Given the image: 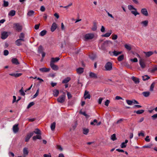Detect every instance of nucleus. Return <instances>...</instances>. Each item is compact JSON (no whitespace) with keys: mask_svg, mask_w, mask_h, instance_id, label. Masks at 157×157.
Here are the masks:
<instances>
[{"mask_svg":"<svg viewBox=\"0 0 157 157\" xmlns=\"http://www.w3.org/2000/svg\"><path fill=\"white\" fill-rule=\"evenodd\" d=\"M128 9L130 10H133L131 11V13L132 14L134 15L135 16H136L137 15H139L140 13L137 11V9L134 8V6L131 5H129L128 6Z\"/></svg>","mask_w":157,"mask_h":157,"instance_id":"obj_1","label":"nucleus"},{"mask_svg":"<svg viewBox=\"0 0 157 157\" xmlns=\"http://www.w3.org/2000/svg\"><path fill=\"white\" fill-rule=\"evenodd\" d=\"M94 35L93 33H88L86 34L84 36V38L86 40H91L93 39Z\"/></svg>","mask_w":157,"mask_h":157,"instance_id":"obj_2","label":"nucleus"},{"mask_svg":"<svg viewBox=\"0 0 157 157\" xmlns=\"http://www.w3.org/2000/svg\"><path fill=\"white\" fill-rule=\"evenodd\" d=\"M105 69L107 71H110L112 70V63L110 62H108L105 66Z\"/></svg>","mask_w":157,"mask_h":157,"instance_id":"obj_3","label":"nucleus"},{"mask_svg":"<svg viewBox=\"0 0 157 157\" xmlns=\"http://www.w3.org/2000/svg\"><path fill=\"white\" fill-rule=\"evenodd\" d=\"M13 28L15 30L18 31H21L22 29V26L19 23L13 24Z\"/></svg>","mask_w":157,"mask_h":157,"instance_id":"obj_4","label":"nucleus"},{"mask_svg":"<svg viewBox=\"0 0 157 157\" xmlns=\"http://www.w3.org/2000/svg\"><path fill=\"white\" fill-rule=\"evenodd\" d=\"M23 154L22 156H19V157H26L28 155L29 151L27 147H25L23 149Z\"/></svg>","mask_w":157,"mask_h":157,"instance_id":"obj_5","label":"nucleus"},{"mask_svg":"<svg viewBox=\"0 0 157 157\" xmlns=\"http://www.w3.org/2000/svg\"><path fill=\"white\" fill-rule=\"evenodd\" d=\"M126 102L129 105H132L133 104H139V103L138 101L135 100H126Z\"/></svg>","mask_w":157,"mask_h":157,"instance_id":"obj_6","label":"nucleus"},{"mask_svg":"<svg viewBox=\"0 0 157 157\" xmlns=\"http://www.w3.org/2000/svg\"><path fill=\"white\" fill-rule=\"evenodd\" d=\"M66 96L63 94L60 96L57 99V101L60 103L63 102L65 99Z\"/></svg>","mask_w":157,"mask_h":157,"instance_id":"obj_7","label":"nucleus"},{"mask_svg":"<svg viewBox=\"0 0 157 157\" xmlns=\"http://www.w3.org/2000/svg\"><path fill=\"white\" fill-rule=\"evenodd\" d=\"M141 13L147 17L148 16V13L147 9L145 8H143L141 10Z\"/></svg>","mask_w":157,"mask_h":157,"instance_id":"obj_8","label":"nucleus"},{"mask_svg":"<svg viewBox=\"0 0 157 157\" xmlns=\"http://www.w3.org/2000/svg\"><path fill=\"white\" fill-rule=\"evenodd\" d=\"M34 132H31L28 134L25 137V142H28L30 138L33 135Z\"/></svg>","mask_w":157,"mask_h":157,"instance_id":"obj_9","label":"nucleus"},{"mask_svg":"<svg viewBox=\"0 0 157 157\" xmlns=\"http://www.w3.org/2000/svg\"><path fill=\"white\" fill-rule=\"evenodd\" d=\"M19 129L18 124H15L13 126V130L14 133H17L18 132Z\"/></svg>","mask_w":157,"mask_h":157,"instance_id":"obj_10","label":"nucleus"},{"mask_svg":"<svg viewBox=\"0 0 157 157\" xmlns=\"http://www.w3.org/2000/svg\"><path fill=\"white\" fill-rule=\"evenodd\" d=\"M8 36V33L6 32H4L1 34V38L2 39L4 40L6 39Z\"/></svg>","mask_w":157,"mask_h":157,"instance_id":"obj_11","label":"nucleus"},{"mask_svg":"<svg viewBox=\"0 0 157 157\" xmlns=\"http://www.w3.org/2000/svg\"><path fill=\"white\" fill-rule=\"evenodd\" d=\"M84 97L85 99H90V95L89 94V92L86 90L85 92Z\"/></svg>","mask_w":157,"mask_h":157,"instance_id":"obj_12","label":"nucleus"},{"mask_svg":"<svg viewBox=\"0 0 157 157\" xmlns=\"http://www.w3.org/2000/svg\"><path fill=\"white\" fill-rule=\"evenodd\" d=\"M50 66L54 70L56 71L58 69V66L54 64V63H50Z\"/></svg>","mask_w":157,"mask_h":157,"instance_id":"obj_13","label":"nucleus"},{"mask_svg":"<svg viewBox=\"0 0 157 157\" xmlns=\"http://www.w3.org/2000/svg\"><path fill=\"white\" fill-rule=\"evenodd\" d=\"M57 27V24L55 22H54L52 24L51 28V30L52 32H54L56 29Z\"/></svg>","mask_w":157,"mask_h":157,"instance_id":"obj_14","label":"nucleus"},{"mask_svg":"<svg viewBox=\"0 0 157 157\" xmlns=\"http://www.w3.org/2000/svg\"><path fill=\"white\" fill-rule=\"evenodd\" d=\"M139 63L141 66V67L143 68H144L145 67L146 65L144 63V62L142 59H140L139 60Z\"/></svg>","mask_w":157,"mask_h":157,"instance_id":"obj_15","label":"nucleus"},{"mask_svg":"<svg viewBox=\"0 0 157 157\" xmlns=\"http://www.w3.org/2000/svg\"><path fill=\"white\" fill-rule=\"evenodd\" d=\"M50 69L49 68H46V67H43L40 68L39 69L40 71L42 72H48L49 71Z\"/></svg>","mask_w":157,"mask_h":157,"instance_id":"obj_16","label":"nucleus"},{"mask_svg":"<svg viewBox=\"0 0 157 157\" xmlns=\"http://www.w3.org/2000/svg\"><path fill=\"white\" fill-rule=\"evenodd\" d=\"M143 53L145 54L146 57H149L153 55L154 53L152 51H149L148 52H144Z\"/></svg>","mask_w":157,"mask_h":157,"instance_id":"obj_17","label":"nucleus"},{"mask_svg":"<svg viewBox=\"0 0 157 157\" xmlns=\"http://www.w3.org/2000/svg\"><path fill=\"white\" fill-rule=\"evenodd\" d=\"M59 59L60 58L59 57L52 58L51 59L50 63H54L57 62Z\"/></svg>","mask_w":157,"mask_h":157,"instance_id":"obj_18","label":"nucleus"},{"mask_svg":"<svg viewBox=\"0 0 157 157\" xmlns=\"http://www.w3.org/2000/svg\"><path fill=\"white\" fill-rule=\"evenodd\" d=\"M128 140H126L124 142H122L120 145L121 147V148L126 147L127 146V144L128 142Z\"/></svg>","mask_w":157,"mask_h":157,"instance_id":"obj_19","label":"nucleus"},{"mask_svg":"<svg viewBox=\"0 0 157 157\" xmlns=\"http://www.w3.org/2000/svg\"><path fill=\"white\" fill-rule=\"evenodd\" d=\"M89 76L91 78H98L97 74L92 72L90 73Z\"/></svg>","mask_w":157,"mask_h":157,"instance_id":"obj_20","label":"nucleus"},{"mask_svg":"<svg viewBox=\"0 0 157 157\" xmlns=\"http://www.w3.org/2000/svg\"><path fill=\"white\" fill-rule=\"evenodd\" d=\"M132 80L136 84H138L140 82L139 79L138 78L132 76Z\"/></svg>","mask_w":157,"mask_h":157,"instance_id":"obj_21","label":"nucleus"},{"mask_svg":"<svg viewBox=\"0 0 157 157\" xmlns=\"http://www.w3.org/2000/svg\"><path fill=\"white\" fill-rule=\"evenodd\" d=\"M140 24L143 26L146 27L148 25V21L147 20L143 21L141 22Z\"/></svg>","mask_w":157,"mask_h":157,"instance_id":"obj_22","label":"nucleus"},{"mask_svg":"<svg viewBox=\"0 0 157 157\" xmlns=\"http://www.w3.org/2000/svg\"><path fill=\"white\" fill-rule=\"evenodd\" d=\"M76 71L78 74H81L83 72V68L82 67L78 68L76 69Z\"/></svg>","mask_w":157,"mask_h":157,"instance_id":"obj_23","label":"nucleus"},{"mask_svg":"<svg viewBox=\"0 0 157 157\" xmlns=\"http://www.w3.org/2000/svg\"><path fill=\"white\" fill-rule=\"evenodd\" d=\"M12 62L13 63L16 65H18L19 64V63L18 60L15 58H13L12 59Z\"/></svg>","mask_w":157,"mask_h":157,"instance_id":"obj_24","label":"nucleus"},{"mask_svg":"<svg viewBox=\"0 0 157 157\" xmlns=\"http://www.w3.org/2000/svg\"><path fill=\"white\" fill-rule=\"evenodd\" d=\"M71 78L70 77H68L64 79L62 81V83H67L71 80Z\"/></svg>","mask_w":157,"mask_h":157,"instance_id":"obj_25","label":"nucleus"},{"mask_svg":"<svg viewBox=\"0 0 157 157\" xmlns=\"http://www.w3.org/2000/svg\"><path fill=\"white\" fill-rule=\"evenodd\" d=\"M33 140H36V139H41V135H36V136H33Z\"/></svg>","mask_w":157,"mask_h":157,"instance_id":"obj_26","label":"nucleus"},{"mask_svg":"<svg viewBox=\"0 0 157 157\" xmlns=\"http://www.w3.org/2000/svg\"><path fill=\"white\" fill-rule=\"evenodd\" d=\"M16 12L14 10H11L9 13L8 15L11 17L13 16L15 14Z\"/></svg>","mask_w":157,"mask_h":157,"instance_id":"obj_27","label":"nucleus"},{"mask_svg":"<svg viewBox=\"0 0 157 157\" xmlns=\"http://www.w3.org/2000/svg\"><path fill=\"white\" fill-rule=\"evenodd\" d=\"M35 12L33 10H29L27 13V15L29 17H31L33 16Z\"/></svg>","mask_w":157,"mask_h":157,"instance_id":"obj_28","label":"nucleus"},{"mask_svg":"<svg viewBox=\"0 0 157 157\" xmlns=\"http://www.w3.org/2000/svg\"><path fill=\"white\" fill-rule=\"evenodd\" d=\"M53 95L55 97H57L59 94V91L57 90H53Z\"/></svg>","mask_w":157,"mask_h":157,"instance_id":"obj_29","label":"nucleus"},{"mask_svg":"<svg viewBox=\"0 0 157 157\" xmlns=\"http://www.w3.org/2000/svg\"><path fill=\"white\" fill-rule=\"evenodd\" d=\"M37 135H41V132L38 128H36L33 132Z\"/></svg>","mask_w":157,"mask_h":157,"instance_id":"obj_30","label":"nucleus"},{"mask_svg":"<svg viewBox=\"0 0 157 157\" xmlns=\"http://www.w3.org/2000/svg\"><path fill=\"white\" fill-rule=\"evenodd\" d=\"M56 123L55 122H53L51 124V129L52 131L55 130L56 127Z\"/></svg>","mask_w":157,"mask_h":157,"instance_id":"obj_31","label":"nucleus"},{"mask_svg":"<svg viewBox=\"0 0 157 157\" xmlns=\"http://www.w3.org/2000/svg\"><path fill=\"white\" fill-rule=\"evenodd\" d=\"M112 53L113 54V55L115 56H117L118 55L121 54V53L122 52H118L116 51H114L113 52H112Z\"/></svg>","mask_w":157,"mask_h":157,"instance_id":"obj_32","label":"nucleus"},{"mask_svg":"<svg viewBox=\"0 0 157 157\" xmlns=\"http://www.w3.org/2000/svg\"><path fill=\"white\" fill-rule=\"evenodd\" d=\"M111 34H112L111 31L110 30V32L106 33L105 34L102 35V36H103V37H108L110 36V35H111Z\"/></svg>","mask_w":157,"mask_h":157,"instance_id":"obj_33","label":"nucleus"},{"mask_svg":"<svg viewBox=\"0 0 157 157\" xmlns=\"http://www.w3.org/2000/svg\"><path fill=\"white\" fill-rule=\"evenodd\" d=\"M142 94L145 97H147L150 95V92L148 91L144 92L142 93Z\"/></svg>","mask_w":157,"mask_h":157,"instance_id":"obj_34","label":"nucleus"},{"mask_svg":"<svg viewBox=\"0 0 157 157\" xmlns=\"http://www.w3.org/2000/svg\"><path fill=\"white\" fill-rule=\"evenodd\" d=\"M125 48L128 50L130 51L131 49V47L130 45L125 44L124 45Z\"/></svg>","mask_w":157,"mask_h":157,"instance_id":"obj_35","label":"nucleus"},{"mask_svg":"<svg viewBox=\"0 0 157 157\" xmlns=\"http://www.w3.org/2000/svg\"><path fill=\"white\" fill-rule=\"evenodd\" d=\"M89 132V130L88 128H84L83 129V133L84 134L87 135Z\"/></svg>","mask_w":157,"mask_h":157,"instance_id":"obj_36","label":"nucleus"},{"mask_svg":"<svg viewBox=\"0 0 157 157\" xmlns=\"http://www.w3.org/2000/svg\"><path fill=\"white\" fill-rule=\"evenodd\" d=\"M155 82H153L151 84L150 87V90L151 91H153L154 88L155 86Z\"/></svg>","mask_w":157,"mask_h":157,"instance_id":"obj_37","label":"nucleus"},{"mask_svg":"<svg viewBox=\"0 0 157 157\" xmlns=\"http://www.w3.org/2000/svg\"><path fill=\"white\" fill-rule=\"evenodd\" d=\"M21 40H20L18 39L17 40H16L15 41V43L18 46H19L21 45Z\"/></svg>","mask_w":157,"mask_h":157,"instance_id":"obj_38","label":"nucleus"},{"mask_svg":"<svg viewBox=\"0 0 157 157\" xmlns=\"http://www.w3.org/2000/svg\"><path fill=\"white\" fill-rule=\"evenodd\" d=\"M104 43L105 45L108 46L110 44H112V42L111 41L109 40L105 41Z\"/></svg>","mask_w":157,"mask_h":157,"instance_id":"obj_39","label":"nucleus"},{"mask_svg":"<svg viewBox=\"0 0 157 157\" xmlns=\"http://www.w3.org/2000/svg\"><path fill=\"white\" fill-rule=\"evenodd\" d=\"M46 33L47 31L46 30H42L40 33V35L41 36H43L46 34Z\"/></svg>","mask_w":157,"mask_h":157,"instance_id":"obj_40","label":"nucleus"},{"mask_svg":"<svg viewBox=\"0 0 157 157\" xmlns=\"http://www.w3.org/2000/svg\"><path fill=\"white\" fill-rule=\"evenodd\" d=\"M144 112V110H138L137 111H134V113H136L137 114H141L143 113Z\"/></svg>","mask_w":157,"mask_h":157,"instance_id":"obj_41","label":"nucleus"},{"mask_svg":"<svg viewBox=\"0 0 157 157\" xmlns=\"http://www.w3.org/2000/svg\"><path fill=\"white\" fill-rule=\"evenodd\" d=\"M98 123V121L97 120L94 119L93 121H92L90 123V124L91 125H95L96 124Z\"/></svg>","mask_w":157,"mask_h":157,"instance_id":"obj_42","label":"nucleus"},{"mask_svg":"<svg viewBox=\"0 0 157 157\" xmlns=\"http://www.w3.org/2000/svg\"><path fill=\"white\" fill-rule=\"evenodd\" d=\"M24 35L23 33H21L20 34V36H19L20 39H19V40H21L22 41H24Z\"/></svg>","mask_w":157,"mask_h":157,"instance_id":"obj_43","label":"nucleus"},{"mask_svg":"<svg viewBox=\"0 0 157 157\" xmlns=\"http://www.w3.org/2000/svg\"><path fill=\"white\" fill-rule=\"evenodd\" d=\"M142 78L143 80L146 81L150 78V77L147 75H145L142 76Z\"/></svg>","mask_w":157,"mask_h":157,"instance_id":"obj_44","label":"nucleus"},{"mask_svg":"<svg viewBox=\"0 0 157 157\" xmlns=\"http://www.w3.org/2000/svg\"><path fill=\"white\" fill-rule=\"evenodd\" d=\"M111 139L113 141H114L117 140V138L116 137V134H114L111 135Z\"/></svg>","mask_w":157,"mask_h":157,"instance_id":"obj_45","label":"nucleus"},{"mask_svg":"<svg viewBox=\"0 0 157 157\" xmlns=\"http://www.w3.org/2000/svg\"><path fill=\"white\" fill-rule=\"evenodd\" d=\"M124 59V55H121L120 56H119L118 58L117 59L118 61H121Z\"/></svg>","mask_w":157,"mask_h":157,"instance_id":"obj_46","label":"nucleus"},{"mask_svg":"<svg viewBox=\"0 0 157 157\" xmlns=\"http://www.w3.org/2000/svg\"><path fill=\"white\" fill-rule=\"evenodd\" d=\"M43 50V48L41 46H40L38 48V52L39 53H42Z\"/></svg>","mask_w":157,"mask_h":157,"instance_id":"obj_47","label":"nucleus"},{"mask_svg":"<svg viewBox=\"0 0 157 157\" xmlns=\"http://www.w3.org/2000/svg\"><path fill=\"white\" fill-rule=\"evenodd\" d=\"M19 92L21 94L22 96H24L25 94L23 90V87H22L21 89L19 90Z\"/></svg>","mask_w":157,"mask_h":157,"instance_id":"obj_48","label":"nucleus"},{"mask_svg":"<svg viewBox=\"0 0 157 157\" xmlns=\"http://www.w3.org/2000/svg\"><path fill=\"white\" fill-rule=\"evenodd\" d=\"M8 5L9 3L7 1H6L5 0L3 1V6L6 7H7L8 6Z\"/></svg>","mask_w":157,"mask_h":157,"instance_id":"obj_49","label":"nucleus"},{"mask_svg":"<svg viewBox=\"0 0 157 157\" xmlns=\"http://www.w3.org/2000/svg\"><path fill=\"white\" fill-rule=\"evenodd\" d=\"M34 103L33 102H31L28 105V106L27 107V109L29 108L32 106L33 105H34Z\"/></svg>","mask_w":157,"mask_h":157,"instance_id":"obj_50","label":"nucleus"},{"mask_svg":"<svg viewBox=\"0 0 157 157\" xmlns=\"http://www.w3.org/2000/svg\"><path fill=\"white\" fill-rule=\"evenodd\" d=\"M97 28V25L95 24H94L92 28V30L93 31L96 30Z\"/></svg>","mask_w":157,"mask_h":157,"instance_id":"obj_51","label":"nucleus"},{"mask_svg":"<svg viewBox=\"0 0 157 157\" xmlns=\"http://www.w3.org/2000/svg\"><path fill=\"white\" fill-rule=\"evenodd\" d=\"M22 75V74L21 73H15V77H20Z\"/></svg>","mask_w":157,"mask_h":157,"instance_id":"obj_52","label":"nucleus"},{"mask_svg":"<svg viewBox=\"0 0 157 157\" xmlns=\"http://www.w3.org/2000/svg\"><path fill=\"white\" fill-rule=\"evenodd\" d=\"M9 54V52L7 50H5L4 51V55L5 56L8 55Z\"/></svg>","mask_w":157,"mask_h":157,"instance_id":"obj_53","label":"nucleus"},{"mask_svg":"<svg viewBox=\"0 0 157 157\" xmlns=\"http://www.w3.org/2000/svg\"><path fill=\"white\" fill-rule=\"evenodd\" d=\"M110 102V101L109 100H107L105 102V105L106 106H108L109 105V104Z\"/></svg>","mask_w":157,"mask_h":157,"instance_id":"obj_54","label":"nucleus"},{"mask_svg":"<svg viewBox=\"0 0 157 157\" xmlns=\"http://www.w3.org/2000/svg\"><path fill=\"white\" fill-rule=\"evenodd\" d=\"M117 38V35H113L112 39L113 40H116Z\"/></svg>","mask_w":157,"mask_h":157,"instance_id":"obj_55","label":"nucleus"},{"mask_svg":"<svg viewBox=\"0 0 157 157\" xmlns=\"http://www.w3.org/2000/svg\"><path fill=\"white\" fill-rule=\"evenodd\" d=\"M130 60L133 62H137L138 61L137 59L136 58H135L134 59H131Z\"/></svg>","mask_w":157,"mask_h":157,"instance_id":"obj_56","label":"nucleus"},{"mask_svg":"<svg viewBox=\"0 0 157 157\" xmlns=\"http://www.w3.org/2000/svg\"><path fill=\"white\" fill-rule=\"evenodd\" d=\"M151 117L153 120H155L156 118H157V113L154 114Z\"/></svg>","mask_w":157,"mask_h":157,"instance_id":"obj_57","label":"nucleus"},{"mask_svg":"<svg viewBox=\"0 0 157 157\" xmlns=\"http://www.w3.org/2000/svg\"><path fill=\"white\" fill-rule=\"evenodd\" d=\"M145 140L147 142H149L150 141V139H149V136H147L145 139Z\"/></svg>","mask_w":157,"mask_h":157,"instance_id":"obj_58","label":"nucleus"},{"mask_svg":"<svg viewBox=\"0 0 157 157\" xmlns=\"http://www.w3.org/2000/svg\"><path fill=\"white\" fill-rule=\"evenodd\" d=\"M115 99L117 100H118L120 99H121L122 100H124V99L122 98L121 97L119 96H116L115 97Z\"/></svg>","mask_w":157,"mask_h":157,"instance_id":"obj_59","label":"nucleus"},{"mask_svg":"<svg viewBox=\"0 0 157 157\" xmlns=\"http://www.w3.org/2000/svg\"><path fill=\"white\" fill-rule=\"evenodd\" d=\"M40 25V24L35 25L34 27L35 29H36V30L38 29L39 28Z\"/></svg>","mask_w":157,"mask_h":157,"instance_id":"obj_60","label":"nucleus"},{"mask_svg":"<svg viewBox=\"0 0 157 157\" xmlns=\"http://www.w3.org/2000/svg\"><path fill=\"white\" fill-rule=\"evenodd\" d=\"M67 96L68 99H70L72 97L71 94L69 92H67Z\"/></svg>","mask_w":157,"mask_h":157,"instance_id":"obj_61","label":"nucleus"},{"mask_svg":"<svg viewBox=\"0 0 157 157\" xmlns=\"http://www.w3.org/2000/svg\"><path fill=\"white\" fill-rule=\"evenodd\" d=\"M106 12H107V13L108 14V16H109V17H111V18H113V19H114V18L112 16V15L110 14L109 12H108L107 11H106Z\"/></svg>","mask_w":157,"mask_h":157,"instance_id":"obj_62","label":"nucleus"},{"mask_svg":"<svg viewBox=\"0 0 157 157\" xmlns=\"http://www.w3.org/2000/svg\"><path fill=\"white\" fill-rule=\"evenodd\" d=\"M40 10L42 12L44 11L45 10V8L43 6H41Z\"/></svg>","mask_w":157,"mask_h":157,"instance_id":"obj_63","label":"nucleus"},{"mask_svg":"<svg viewBox=\"0 0 157 157\" xmlns=\"http://www.w3.org/2000/svg\"><path fill=\"white\" fill-rule=\"evenodd\" d=\"M44 157H51L50 154H45L44 155Z\"/></svg>","mask_w":157,"mask_h":157,"instance_id":"obj_64","label":"nucleus"}]
</instances>
